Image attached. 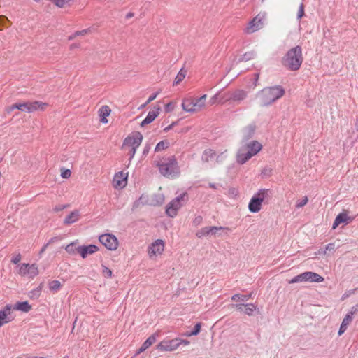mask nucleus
Wrapping results in <instances>:
<instances>
[{"mask_svg": "<svg viewBox=\"0 0 358 358\" xmlns=\"http://www.w3.org/2000/svg\"><path fill=\"white\" fill-rule=\"evenodd\" d=\"M164 245L163 241L157 239L149 247L148 252L150 255L161 254L164 251Z\"/></svg>", "mask_w": 358, "mask_h": 358, "instance_id": "nucleus-15", "label": "nucleus"}, {"mask_svg": "<svg viewBox=\"0 0 358 358\" xmlns=\"http://www.w3.org/2000/svg\"><path fill=\"white\" fill-rule=\"evenodd\" d=\"M256 56V53L255 51H249L241 55L237 59H235L234 61V64H238L242 62H248L254 59Z\"/></svg>", "mask_w": 358, "mask_h": 358, "instance_id": "nucleus-23", "label": "nucleus"}, {"mask_svg": "<svg viewBox=\"0 0 358 358\" xmlns=\"http://www.w3.org/2000/svg\"><path fill=\"white\" fill-rule=\"evenodd\" d=\"M252 293L249 294H236L231 296V300L233 301H248L252 297Z\"/></svg>", "mask_w": 358, "mask_h": 358, "instance_id": "nucleus-28", "label": "nucleus"}, {"mask_svg": "<svg viewBox=\"0 0 358 358\" xmlns=\"http://www.w3.org/2000/svg\"><path fill=\"white\" fill-rule=\"evenodd\" d=\"M71 172L69 169H64L61 173V176L62 178L67 179L71 176Z\"/></svg>", "mask_w": 358, "mask_h": 358, "instance_id": "nucleus-55", "label": "nucleus"}, {"mask_svg": "<svg viewBox=\"0 0 358 358\" xmlns=\"http://www.w3.org/2000/svg\"><path fill=\"white\" fill-rule=\"evenodd\" d=\"M182 108L186 112H196L197 108H195L193 98H185L183 99L182 103Z\"/></svg>", "mask_w": 358, "mask_h": 358, "instance_id": "nucleus-20", "label": "nucleus"}, {"mask_svg": "<svg viewBox=\"0 0 358 358\" xmlns=\"http://www.w3.org/2000/svg\"><path fill=\"white\" fill-rule=\"evenodd\" d=\"M70 0H52L53 3L58 7L62 8L65 3H68Z\"/></svg>", "mask_w": 358, "mask_h": 358, "instance_id": "nucleus-51", "label": "nucleus"}, {"mask_svg": "<svg viewBox=\"0 0 358 358\" xmlns=\"http://www.w3.org/2000/svg\"><path fill=\"white\" fill-rule=\"evenodd\" d=\"M306 275V282H321L324 280V278L320 275L319 274L311 272V271H306L305 272Z\"/></svg>", "mask_w": 358, "mask_h": 358, "instance_id": "nucleus-24", "label": "nucleus"}, {"mask_svg": "<svg viewBox=\"0 0 358 358\" xmlns=\"http://www.w3.org/2000/svg\"><path fill=\"white\" fill-rule=\"evenodd\" d=\"M352 219L348 216L345 212L340 213L335 218V220L332 225V229H336L339 224L342 223H348V220H352Z\"/></svg>", "mask_w": 358, "mask_h": 358, "instance_id": "nucleus-19", "label": "nucleus"}, {"mask_svg": "<svg viewBox=\"0 0 358 358\" xmlns=\"http://www.w3.org/2000/svg\"><path fill=\"white\" fill-rule=\"evenodd\" d=\"M100 116H104V117H108L109 116L110 112H111V110L110 108H109V106H103L100 110Z\"/></svg>", "mask_w": 358, "mask_h": 358, "instance_id": "nucleus-42", "label": "nucleus"}, {"mask_svg": "<svg viewBox=\"0 0 358 358\" xmlns=\"http://www.w3.org/2000/svg\"><path fill=\"white\" fill-rule=\"evenodd\" d=\"M183 206L182 203L175 202L173 199L168 203L166 208V213L171 217H174L178 213V210Z\"/></svg>", "mask_w": 358, "mask_h": 358, "instance_id": "nucleus-12", "label": "nucleus"}, {"mask_svg": "<svg viewBox=\"0 0 358 358\" xmlns=\"http://www.w3.org/2000/svg\"><path fill=\"white\" fill-rule=\"evenodd\" d=\"M8 22V18L4 15H0V30H2L3 27Z\"/></svg>", "mask_w": 358, "mask_h": 358, "instance_id": "nucleus-53", "label": "nucleus"}, {"mask_svg": "<svg viewBox=\"0 0 358 358\" xmlns=\"http://www.w3.org/2000/svg\"><path fill=\"white\" fill-rule=\"evenodd\" d=\"M265 19L266 13H259L249 22L246 28V32L252 34L260 29L264 23Z\"/></svg>", "mask_w": 358, "mask_h": 358, "instance_id": "nucleus-6", "label": "nucleus"}, {"mask_svg": "<svg viewBox=\"0 0 358 358\" xmlns=\"http://www.w3.org/2000/svg\"><path fill=\"white\" fill-rule=\"evenodd\" d=\"M201 328V324L200 322H198L194 325L192 331L191 332L187 333L186 335L187 336H196L200 333Z\"/></svg>", "mask_w": 358, "mask_h": 358, "instance_id": "nucleus-39", "label": "nucleus"}, {"mask_svg": "<svg viewBox=\"0 0 358 358\" xmlns=\"http://www.w3.org/2000/svg\"><path fill=\"white\" fill-rule=\"evenodd\" d=\"M327 251H329V252H334L336 251L335 243H330L327 244L326 245V247H325V249H324V252H323L324 255H325Z\"/></svg>", "mask_w": 358, "mask_h": 358, "instance_id": "nucleus-46", "label": "nucleus"}, {"mask_svg": "<svg viewBox=\"0 0 358 358\" xmlns=\"http://www.w3.org/2000/svg\"><path fill=\"white\" fill-rule=\"evenodd\" d=\"M262 201L255 194L248 203V209L251 213H258L261 210Z\"/></svg>", "mask_w": 358, "mask_h": 358, "instance_id": "nucleus-14", "label": "nucleus"}, {"mask_svg": "<svg viewBox=\"0 0 358 358\" xmlns=\"http://www.w3.org/2000/svg\"><path fill=\"white\" fill-rule=\"evenodd\" d=\"M138 148H131L129 151V161L132 159V158L134 157L136 150Z\"/></svg>", "mask_w": 358, "mask_h": 358, "instance_id": "nucleus-60", "label": "nucleus"}, {"mask_svg": "<svg viewBox=\"0 0 358 358\" xmlns=\"http://www.w3.org/2000/svg\"><path fill=\"white\" fill-rule=\"evenodd\" d=\"M80 218V213L76 210L71 212L64 219V224L69 225L77 222Z\"/></svg>", "mask_w": 358, "mask_h": 358, "instance_id": "nucleus-21", "label": "nucleus"}, {"mask_svg": "<svg viewBox=\"0 0 358 358\" xmlns=\"http://www.w3.org/2000/svg\"><path fill=\"white\" fill-rule=\"evenodd\" d=\"M38 273V271L36 264H34L30 265L29 264H28L27 275H29L30 278H34L36 275H37Z\"/></svg>", "mask_w": 358, "mask_h": 358, "instance_id": "nucleus-34", "label": "nucleus"}, {"mask_svg": "<svg viewBox=\"0 0 358 358\" xmlns=\"http://www.w3.org/2000/svg\"><path fill=\"white\" fill-rule=\"evenodd\" d=\"M102 267H103V271H102L103 275L108 278H111L113 275L112 271L103 265H102Z\"/></svg>", "mask_w": 358, "mask_h": 358, "instance_id": "nucleus-45", "label": "nucleus"}, {"mask_svg": "<svg viewBox=\"0 0 358 358\" xmlns=\"http://www.w3.org/2000/svg\"><path fill=\"white\" fill-rule=\"evenodd\" d=\"M246 92L242 90H238L232 94L231 98L234 101H242L246 97Z\"/></svg>", "mask_w": 358, "mask_h": 358, "instance_id": "nucleus-27", "label": "nucleus"}, {"mask_svg": "<svg viewBox=\"0 0 358 358\" xmlns=\"http://www.w3.org/2000/svg\"><path fill=\"white\" fill-rule=\"evenodd\" d=\"M160 173L167 178H176L180 173V169L175 156L169 157L166 161L157 162Z\"/></svg>", "mask_w": 358, "mask_h": 358, "instance_id": "nucleus-3", "label": "nucleus"}, {"mask_svg": "<svg viewBox=\"0 0 358 358\" xmlns=\"http://www.w3.org/2000/svg\"><path fill=\"white\" fill-rule=\"evenodd\" d=\"M128 173L124 174L123 171H119L115 173L113 178V185L115 188H123L126 186L127 182Z\"/></svg>", "mask_w": 358, "mask_h": 358, "instance_id": "nucleus-11", "label": "nucleus"}, {"mask_svg": "<svg viewBox=\"0 0 358 358\" xmlns=\"http://www.w3.org/2000/svg\"><path fill=\"white\" fill-rule=\"evenodd\" d=\"M190 343L188 340L176 338L172 340H164L157 345V348L160 351H173L180 345H187Z\"/></svg>", "mask_w": 358, "mask_h": 358, "instance_id": "nucleus-5", "label": "nucleus"}, {"mask_svg": "<svg viewBox=\"0 0 358 358\" xmlns=\"http://www.w3.org/2000/svg\"><path fill=\"white\" fill-rule=\"evenodd\" d=\"M143 138L141 132L134 131L124 140L123 146L127 145L131 148H138L142 143Z\"/></svg>", "mask_w": 358, "mask_h": 358, "instance_id": "nucleus-8", "label": "nucleus"}, {"mask_svg": "<svg viewBox=\"0 0 358 358\" xmlns=\"http://www.w3.org/2000/svg\"><path fill=\"white\" fill-rule=\"evenodd\" d=\"M257 309V306L254 303H245L244 313L248 316L253 315L255 310Z\"/></svg>", "mask_w": 358, "mask_h": 358, "instance_id": "nucleus-31", "label": "nucleus"}, {"mask_svg": "<svg viewBox=\"0 0 358 358\" xmlns=\"http://www.w3.org/2000/svg\"><path fill=\"white\" fill-rule=\"evenodd\" d=\"M150 149H151V145L150 144L147 143L143 148L142 157H146V155L150 152Z\"/></svg>", "mask_w": 358, "mask_h": 358, "instance_id": "nucleus-58", "label": "nucleus"}, {"mask_svg": "<svg viewBox=\"0 0 358 358\" xmlns=\"http://www.w3.org/2000/svg\"><path fill=\"white\" fill-rule=\"evenodd\" d=\"M263 202L268 200L272 196V191L269 189H261L255 194Z\"/></svg>", "mask_w": 358, "mask_h": 358, "instance_id": "nucleus-25", "label": "nucleus"}, {"mask_svg": "<svg viewBox=\"0 0 358 358\" xmlns=\"http://www.w3.org/2000/svg\"><path fill=\"white\" fill-rule=\"evenodd\" d=\"M206 96V94H204L199 98L194 99V103L195 105V108H197V111L204 106Z\"/></svg>", "mask_w": 358, "mask_h": 358, "instance_id": "nucleus-32", "label": "nucleus"}, {"mask_svg": "<svg viewBox=\"0 0 358 358\" xmlns=\"http://www.w3.org/2000/svg\"><path fill=\"white\" fill-rule=\"evenodd\" d=\"M262 148L261 143L257 141L244 143V145L241 146V148L245 149V151H248V152H251V155L253 156L257 155L261 150Z\"/></svg>", "mask_w": 358, "mask_h": 358, "instance_id": "nucleus-10", "label": "nucleus"}, {"mask_svg": "<svg viewBox=\"0 0 358 358\" xmlns=\"http://www.w3.org/2000/svg\"><path fill=\"white\" fill-rule=\"evenodd\" d=\"M302 48L296 45L289 49L281 60L282 65L292 71L299 70L303 63Z\"/></svg>", "mask_w": 358, "mask_h": 358, "instance_id": "nucleus-2", "label": "nucleus"}, {"mask_svg": "<svg viewBox=\"0 0 358 358\" xmlns=\"http://www.w3.org/2000/svg\"><path fill=\"white\" fill-rule=\"evenodd\" d=\"M28 264H22L20 266L19 273L22 275H27Z\"/></svg>", "mask_w": 358, "mask_h": 358, "instance_id": "nucleus-48", "label": "nucleus"}, {"mask_svg": "<svg viewBox=\"0 0 358 358\" xmlns=\"http://www.w3.org/2000/svg\"><path fill=\"white\" fill-rule=\"evenodd\" d=\"M169 145H170V143L168 141H166V140L161 141L157 144V145L155 148V152H157L164 150L165 149H167L169 147Z\"/></svg>", "mask_w": 358, "mask_h": 358, "instance_id": "nucleus-35", "label": "nucleus"}, {"mask_svg": "<svg viewBox=\"0 0 358 358\" xmlns=\"http://www.w3.org/2000/svg\"><path fill=\"white\" fill-rule=\"evenodd\" d=\"M76 252L80 254L82 258L85 259L89 255H92L99 250V248L94 244L88 245H81L76 248Z\"/></svg>", "mask_w": 358, "mask_h": 358, "instance_id": "nucleus-9", "label": "nucleus"}, {"mask_svg": "<svg viewBox=\"0 0 358 358\" xmlns=\"http://www.w3.org/2000/svg\"><path fill=\"white\" fill-rule=\"evenodd\" d=\"M216 153L215 151H213L211 149L206 150L203 152V154L202 155V160L208 162L210 159H212L215 156Z\"/></svg>", "mask_w": 358, "mask_h": 358, "instance_id": "nucleus-30", "label": "nucleus"}, {"mask_svg": "<svg viewBox=\"0 0 358 358\" xmlns=\"http://www.w3.org/2000/svg\"><path fill=\"white\" fill-rule=\"evenodd\" d=\"M209 227V236L210 235H217L218 234V231H222L224 229L222 227Z\"/></svg>", "mask_w": 358, "mask_h": 358, "instance_id": "nucleus-43", "label": "nucleus"}, {"mask_svg": "<svg viewBox=\"0 0 358 358\" xmlns=\"http://www.w3.org/2000/svg\"><path fill=\"white\" fill-rule=\"evenodd\" d=\"M90 31L89 29H83L81 31H76L73 35L69 36V40H73L76 36H84Z\"/></svg>", "mask_w": 358, "mask_h": 358, "instance_id": "nucleus-44", "label": "nucleus"}, {"mask_svg": "<svg viewBox=\"0 0 358 358\" xmlns=\"http://www.w3.org/2000/svg\"><path fill=\"white\" fill-rule=\"evenodd\" d=\"M308 201V199L307 196H304L300 201L297 202L296 204V207L297 208H300L303 207Z\"/></svg>", "mask_w": 358, "mask_h": 358, "instance_id": "nucleus-50", "label": "nucleus"}, {"mask_svg": "<svg viewBox=\"0 0 358 358\" xmlns=\"http://www.w3.org/2000/svg\"><path fill=\"white\" fill-rule=\"evenodd\" d=\"M12 308H13V307L12 306V305L10 304H6L3 309L1 310L2 312H4L5 314H6L7 316H10V310L12 309Z\"/></svg>", "mask_w": 358, "mask_h": 358, "instance_id": "nucleus-52", "label": "nucleus"}, {"mask_svg": "<svg viewBox=\"0 0 358 358\" xmlns=\"http://www.w3.org/2000/svg\"><path fill=\"white\" fill-rule=\"evenodd\" d=\"M156 341L155 335H151L149 336L142 344L141 347L138 350L137 353H141L151 346Z\"/></svg>", "mask_w": 358, "mask_h": 358, "instance_id": "nucleus-26", "label": "nucleus"}, {"mask_svg": "<svg viewBox=\"0 0 358 358\" xmlns=\"http://www.w3.org/2000/svg\"><path fill=\"white\" fill-rule=\"evenodd\" d=\"M76 248L75 243H71L66 246L65 250L69 254H74L76 252Z\"/></svg>", "mask_w": 358, "mask_h": 358, "instance_id": "nucleus-47", "label": "nucleus"}, {"mask_svg": "<svg viewBox=\"0 0 358 358\" xmlns=\"http://www.w3.org/2000/svg\"><path fill=\"white\" fill-rule=\"evenodd\" d=\"M232 306L237 310L244 313L245 303H236L233 304Z\"/></svg>", "mask_w": 358, "mask_h": 358, "instance_id": "nucleus-56", "label": "nucleus"}, {"mask_svg": "<svg viewBox=\"0 0 358 358\" xmlns=\"http://www.w3.org/2000/svg\"><path fill=\"white\" fill-rule=\"evenodd\" d=\"M252 157L253 155H251V152H248V151H245V149L241 148L236 155V162L240 164H243Z\"/></svg>", "mask_w": 358, "mask_h": 358, "instance_id": "nucleus-16", "label": "nucleus"}, {"mask_svg": "<svg viewBox=\"0 0 358 358\" xmlns=\"http://www.w3.org/2000/svg\"><path fill=\"white\" fill-rule=\"evenodd\" d=\"M164 201V197L162 194H154L152 199V204L154 206H160Z\"/></svg>", "mask_w": 358, "mask_h": 358, "instance_id": "nucleus-33", "label": "nucleus"}, {"mask_svg": "<svg viewBox=\"0 0 358 358\" xmlns=\"http://www.w3.org/2000/svg\"><path fill=\"white\" fill-rule=\"evenodd\" d=\"M161 108L159 106H154L153 109L150 110L146 117L141 122V126L144 127L152 122L155 118L159 115Z\"/></svg>", "mask_w": 358, "mask_h": 358, "instance_id": "nucleus-13", "label": "nucleus"}, {"mask_svg": "<svg viewBox=\"0 0 358 358\" xmlns=\"http://www.w3.org/2000/svg\"><path fill=\"white\" fill-rule=\"evenodd\" d=\"M304 15V6L303 3H301L298 13H297V19L300 20Z\"/></svg>", "mask_w": 358, "mask_h": 358, "instance_id": "nucleus-54", "label": "nucleus"}, {"mask_svg": "<svg viewBox=\"0 0 358 358\" xmlns=\"http://www.w3.org/2000/svg\"><path fill=\"white\" fill-rule=\"evenodd\" d=\"M62 287L61 282L59 280H54L49 282V289L52 292H57Z\"/></svg>", "mask_w": 358, "mask_h": 358, "instance_id": "nucleus-36", "label": "nucleus"}, {"mask_svg": "<svg viewBox=\"0 0 358 358\" xmlns=\"http://www.w3.org/2000/svg\"><path fill=\"white\" fill-rule=\"evenodd\" d=\"M301 282H306L305 272L294 277L292 280H289V283L293 284Z\"/></svg>", "mask_w": 358, "mask_h": 358, "instance_id": "nucleus-38", "label": "nucleus"}, {"mask_svg": "<svg viewBox=\"0 0 358 358\" xmlns=\"http://www.w3.org/2000/svg\"><path fill=\"white\" fill-rule=\"evenodd\" d=\"M176 124H177V122H172L170 125H169L168 127H165V128L164 129V131H166V132H167V131H169V130L172 129H173V127L174 126H176Z\"/></svg>", "mask_w": 358, "mask_h": 358, "instance_id": "nucleus-64", "label": "nucleus"}, {"mask_svg": "<svg viewBox=\"0 0 358 358\" xmlns=\"http://www.w3.org/2000/svg\"><path fill=\"white\" fill-rule=\"evenodd\" d=\"M13 320V317L7 316L6 314L4 313V312L0 310V327H2L4 324L8 323L10 321H12Z\"/></svg>", "mask_w": 358, "mask_h": 358, "instance_id": "nucleus-37", "label": "nucleus"}, {"mask_svg": "<svg viewBox=\"0 0 358 358\" xmlns=\"http://www.w3.org/2000/svg\"><path fill=\"white\" fill-rule=\"evenodd\" d=\"M255 126L253 124H250L245 127L243 130V143L249 142V140L252 138L255 132Z\"/></svg>", "mask_w": 358, "mask_h": 358, "instance_id": "nucleus-17", "label": "nucleus"}, {"mask_svg": "<svg viewBox=\"0 0 358 358\" xmlns=\"http://www.w3.org/2000/svg\"><path fill=\"white\" fill-rule=\"evenodd\" d=\"M202 222H203V217H202V216H201V215H198V216H196V217L194 219V220H193V224H194V226H196H196H198V225L201 224Z\"/></svg>", "mask_w": 358, "mask_h": 358, "instance_id": "nucleus-57", "label": "nucleus"}, {"mask_svg": "<svg viewBox=\"0 0 358 358\" xmlns=\"http://www.w3.org/2000/svg\"><path fill=\"white\" fill-rule=\"evenodd\" d=\"M174 108V106L172 102H169L168 103L166 106H165V111L166 113H169V112H171L173 110Z\"/></svg>", "mask_w": 358, "mask_h": 358, "instance_id": "nucleus-61", "label": "nucleus"}, {"mask_svg": "<svg viewBox=\"0 0 358 358\" xmlns=\"http://www.w3.org/2000/svg\"><path fill=\"white\" fill-rule=\"evenodd\" d=\"M186 197L187 193H183L174 199L175 202L182 203L184 204L187 202V199H185Z\"/></svg>", "mask_w": 358, "mask_h": 358, "instance_id": "nucleus-49", "label": "nucleus"}, {"mask_svg": "<svg viewBox=\"0 0 358 358\" xmlns=\"http://www.w3.org/2000/svg\"><path fill=\"white\" fill-rule=\"evenodd\" d=\"M285 94V89L281 85L266 87L259 91L257 96L259 105L262 107L271 105Z\"/></svg>", "mask_w": 358, "mask_h": 358, "instance_id": "nucleus-1", "label": "nucleus"}, {"mask_svg": "<svg viewBox=\"0 0 358 358\" xmlns=\"http://www.w3.org/2000/svg\"><path fill=\"white\" fill-rule=\"evenodd\" d=\"M99 240L107 249L110 250H115L117 248L119 243L117 238L113 234H102L99 236Z\"/></svg>", "mask_w": 358, "mask_h": 358, "instance_id": "nucleus-7", "label": "nucleus"}, {"mask_svg": "<svg viewBox=\"0 0 358 358\" xmlns=\"http://www.w3.org/2000/svg\"><path fill=\"white\" fill-rule=\"evenodd\" d=\"M159 92H157L154 94H152V95H150L149 96V98L148 99L147 101L145 102V104H148L149 103H150L151 101H154L156 97L157 96V95L159 94Z\"/></svg>", "mask_w": 358, "mask_h": 358, "instance_id": "nucleus-59", "label": "nucleus"}, {"mask_svg": "<svg viewBox=\"0 0 358 358\" xmlns=\"http://www.w3.org/2000/svg\"><path fill=\"white\" fill-rule=\"evenodd\" d=\"M31 306L27 301H18L13 306V310H20L23 313H28L31 310Z\"/></svg>", "mask_w": 358, "mask_h": 358, "instance_id": "nucleus-22", "label": "nucleus"}, {"mask_svg": "<svg viewBox=\"0 0 358 358\" xmlns=\"http://www.w3.org/2000/svg\"><path fill=\"white\" fill-rule=\"evenodd\" d=\"M68 206V205H57L54 208L55 212H59L63 210L64 208H66Z\"/></svg>", "mask_w": 358, "mask_h": 358, "instance_id": "nucleus-63", "label": "nucleus"}, {"mask_svg": "<svg viewBox=\"0 0 358 358\" xmlns=\"http://www.w3.org/2000/svg\"><path fill=\"white\" fill-rule=\"evenodd\" d=\"M356 311V309L355 310V312ZM354 313V311H351L347 313L345 317L343 318L342 323L340 326L339 330H338V335H342L347 329V327L348 324L352 322V315Z\"/></svg>", "mask_w": 358, "mask_h": 358, "instance_id": "nucleus-18", "label": "nucleus"}, {"mask_svg": "<svg viewBox=\"0 0 358 358\" xmlns=\"http://www.w3.org/2000/svg\"><path fill=\"white\" fill-rule=\"evenodd\" d=\"M48 104L41 101H27L23 103H15L7 108V112L10 113L15 109L27 113H33L36 110H44Z\"/></svg>", "mask_w": 358, "mask_h": 358, "instance_id": "nucleus-4", "label": "nucleus"}, {"mask_svg": "<svg viewBox=\"0 0 358 358\" xmlns=\"http://www.w3.org/2000/svg\"><path fill=\"white\" fill-rule=\"evenodd\" d=\"M43 287V284L41 283L36 289H34L29 293V296L32 299H38L41 295Z\"/></svg>", "mask_w": 358, "mask_h": 358, "instance_id": "nucleus-29", "label": "nucleus"}, {"mask_svg": "<svg viewBox=\"0 0 358 358\" xmlns=\"http://www.w3.org/2000/svg\"><path fill=\"white\" fill-rule=\"evenodd\" d=\"M20 260H21V255L18 254L12 258L11 262L14 264H17L20 262Z\"/></svg>", "mask_w": 358, "mask_h": 358, "instance_id": "nucleus-62", "label": "nucleus"}, {"mask_svg": "<svg viewBox=\"0 0 358 358\" xmlns=\"http://www.w3.org/2000/svg\"><path fill=\"white\" fill-rule=\"evenodd\" d=\"M196 236L199 238H202L203 236H209V227H205L201 228L200 230H199L196 233Z\"/></svg>", "mask_w": 358, "mask_h": 358, "instance_id": "nucleus-41", "label": "nucleus"}, {"mask_svg": "<svg viewBox=\"0 0 358 358\" xmlns=\"http://www.w3.org/2000/svg\"><path fill=\"white\" fill-rule=\"evenodd\" d=\"M185 77V71H183V69H181L178 72V75L175 78L173 85H178Z\"/></svg>", "mask_w": 358, "mask_h": 358, "instance_id": "nucleus-40", "label": "nucleus"}]
</instances>
